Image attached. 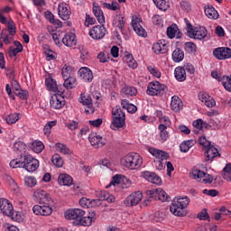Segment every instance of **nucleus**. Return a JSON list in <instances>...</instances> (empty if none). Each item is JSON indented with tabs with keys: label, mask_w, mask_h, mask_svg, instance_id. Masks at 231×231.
<instances>
[{
	"label": "nucleus",
	"mask_w": 231,
	"mask_h": 231,
	"mask_svg": "<svg viewBox=\"0 0 231 231\" xmlns=\"http://www.w3.org/2000/svg\"><path fill=\"white\" fill-rule=\"evenodd\" d=\"M58 14L60 19L68 21L71 15V10L68 9V5L66 4H61L58 6Z\"/></svg>",
	"instance_id": "nucleus-22"
},
{
	"label": "nucleus",
	"mask_w": 231,
	"mask_h": 231,
	"mask_svg": "<svg viewBox=\"0 0 231 231\" xmlns=\"http://www.w3.org/2000/svg\"><path fill=\"white\" fill-rule=\"evenodd\" d=\"M121 93L122 95H125V97H136L138 90L134 87L125 86Z\"/></svg>",
	"instance_id": "nucleus-38"
},
{
	"label": "nucleus",
	"mask_w": 231,
	"mask_h": 231,
	"mask_svg": "<svg viewBox=\"0 0 231 231\" xmlns=\"http://www.w3.org/2000/svg\"><path fill=\"white\" fill-rule=\"evenodd\" d=\"M23 169L27 172H35L39 169V160L33 158L32 155L23 156Z\"/></svg>",
	"instance_id": "nucleus-7"
},
{
	"label": "nucleus",
	"mask_w": 231,
	"mask_h": 231,
	"mask_svg": "<svg viewBox=\"0 0 231 231\" xmlns=\"http://www.w3.org/2000/svg\"><path fill=\"white\" fill-rule=\"evenodd\" d=\"M208 35V31H207V28L205 27H199L197 30L193 29V32L189 35L190 39H197L198 41H202V39H205Z\"/></svg>",
	"instance_id": "nucleus-20"
},
{
	"label": "nucleus",
	"mask_w": 231,
	"mask_h": 231,
	"mask_svg": "<svg viewBox=\"0 0 231 231\" xmlns=\"http://www.w3.org/2000/svg\"><path fill=\"white\" fill-rule=\"evenodd\" d=\"M31 149L33 151V152L39 154L44 151V143H42L41 141H34L31 145Z\"/></svg>",
	"instance_id": "nucleus-43"
},
{
	"label": "nucleus",
	"mask_w": 231,
	"mask_h": 231,
	"mask_svg": "<svg viewBox=\"0 0 231 231\" xmlns=\"http://www.w3.org/2000/svg\"><path fill=\"white\" fill-rule=\"evenodd\" d=\"M0 210L4 216H7L8 217H12V219H14V206L10 200L6 199H0Z\"/></svg>",
	"instance_id": "nucleus-10"
},
{
	"label": "nucleus",
	"mask_w": 231,
	"mask_h": 231,
	"mask_svg": "<svg viewBox=\"0 0 231 231\" xmlns=\"http://www.w3.org/2000/svg\"><path fill=\"white\" fill-rule=\"evenodd\" d=\"M71 73H73V68L71 66L65 65L61 69L63 79L71 78Z\"/></svg>",
	"instance_id": "nucleus-54"
},
{
	"label": "nucleus",
	"mask_w": 231,
	"mask_h": 231,
	"mask_svg": "<svg viewBox=\"0 0 231 231\" xmlns=\"http://www.w3.org/2000/svg\"><path fill=\"white\" fill-rule=\"evenodd\" d=\"M23 52V49L10 47L8 55L9 57H17V53Z\"/></svg>",
	"instance_id": "nucleus-62"
},
{
	"label": "nucleus",
	"mask_w": 231,
	"mask_h": 231,
	"mask_svg": "<svg viewBox=\"0 0 231 231\" xmlns=\"http://www.w3.org/2000/svg\"><path fill=\"white\" fill-rule=\"evenodd\" d=\"M121 164L123 167H125L130 171H137V169H140L143 164V159L142 156H140V154L131 152L121 159Z\"/></svg>",
	"instance_id": "nucleus-2"
},
{
	"label": "nucleus",
	"mask_w": 231,
	"mask_h": 231,
	"mask_svg": "<svg viewBox=\"0 0 231 231\" xmlns=\"http://www.w3.org/2000/svg\"><path fill=\"white\" fill-rule=\"evenodd\" d=\"M62 43L69 48L77 46V36L73 32H69L62 38Z\"/></svg>",
	"instance_id": "nucleus-23"
},
{
	"label": "nucleus",
	"mask_w": 231,
	"mask_h": 231,
	"mask_svg": "<svg viewBox=\"0 0 231 231\" xmlns=\"http://www.w3.org/2000/svg\"><path fill=\"white\" fill-rule=\"evenodd\" d=\"M14 151L15 152H17L18 154H20L21 156H23V154H25L26 152V145L24 144V143L19 141V142H16L14 144V147H13Z\"/></svg>",
	"instance_id": "nucleus-40"
},
{
	"label": "nucleus",
	"mask_w": 231,
	"mask_h": 231,
	"mask_svg": "<svg viewBox=\"0 0 231 231\" xmlns=\"http://www.w3.org/2000/svg\"><path fill=\"white\" fill-rule=\"evenodd\" d=\"M149 152L152 156H154V160H167L169 158V153L156 148H149Z\"/></svg>",
	"instance_id": "nucleus-29"
},
{
	"label": "nucleus",
	"mask_w": 231,
	"mask_h": 231,
	"mask_svg": "<svg viewBox=\"0 0 231 231\" xmlns=\"http://www.w3.org/2000/svg\"><path fill=\"white\" fill-rule=\"evenodd\" d=\"M99 198V201H107L108 203H115V196L109 194V192L106 190H102L97 194Z\"/></svg>",
	"instance_id": "nucleus-33"
},
{
	"label": "nucleus",
	"mask_w": 231,
	"mask_h": 231,
	"mask_svg": "<svg viewBox=\"0 0 231 231\" xmlns=\"http://www.w3.org/2000/svg\"><path fill=\"white\" fill-rule=\"evenodd\" d=\"M95 23H97V20L91 17L88 14H86L85 26L89 28V26L95 24Z\"/></svg>",
	"instance_id": "nucleus-61"
},
{
	"label": "nucleus",
	"mask_w": 231,
	"mask_h": 231,
	"mask_svg": "<svg viewBox=\"0 0 231 231\" xmlns=\"http://www.w3.org/2000/svg\"><path fill=\"white\" fill-rule=\"evenodd\" d=\"M170 212L173 214V216H178L179 217H183L187 216V211H185V208L178 206L176 203H171L170 207Z\"/></svg>",
	"instance_id": "nucleus-28"
},
{
	"label": "nucleus",
	"mask_w": 231,
	"mask_h": 231,
	"mask_svg": "<svg viewBox=\"0 0 231 231\" xmlns=\"http://www.w3.org/2000/svg\"><path fill=\"white\" fill-rule=\"evenodd\" d=\"M97 59H99L100 62H107V60H109V53L100 52L97 55Z\"/></svg>",
	"instance_id": "nucleus-64"
},
{
	"label": "nucleus",
	"mask_w": 231,
	"mask_h": 231,
	"mask_svg": "<svg viewBox=\"0 0 231 231\" xmlns=\"http://www.w3.org/2000/svg\"><path fill=\"white\" fill-rule=\"evenodd\" d=\"M23 165H24V161L21 162V161H18L17 159H14L13 161L10 162V167L12 169H19V168L23 169Z\"/></svg>",
	"instance_id": "nucleus-59"
},
{
	"label": "nucleus",
	"mask_w": 231,
	"mask_h": 231,
	"mask_svg": "<svg viewBox=\"0 0 231 231\" xmlns=\"http://www.w3.org/2000/svg\"><path fill=\"white\" fill-rule=\"evenodd\" d=\"M45 84L49 91H53L54 93H61V95H64V90L62 89V88H59V86L57 85V81H55L53 79H47L45 80Z\"/></svg>",
	"instance_id": "nucleus-24"
},
{
	"label": "nucleus",
	"mask_w": 231,
	"mask_h": 231,
	"mask_svg": "<svg viewBox=\"0 0 231 231\" xmlns=\"http://www.w3.org/2000/svg\"><path fill=\"white\" fill-rule=\"evenodd\" d=\"M150 199H159V201H169V195L162 189H153L147 191Z\"/></svg>",
	"instance_id": "nucleus-9"
},
{
	"label": "nucleus",
	"mask_w": 231,
	"mask_h": 231,
	"mask_svg": "<svg viewBox=\"0 0 231 231\" xmlns=\"http://www.w3.org/2000/svg\"><path fill=\"white\" fill-rule=\"evenodd\" d=\"M204 12L208 19H219V13H217L214 6H208L207 8H205Z\"/></svg>",
	"instance_id": "nucleus-36"
},
{
	"label": "nucleus",
	"mask_w": 231,
	"mask_h": 231,
	"mask_svg": "<svg viewBox=\"0 0 231 231\" xmlns=\"http://www.w3.org/2000/svg\"><path fill=\"white\" fill-rule=\"evenodd\" d=\"M55 125H57V121L48 122L43 128L44 134L46 136H50V134H51V128L55 127Z\"/></svg>",
	"instance_id": "nucleus-51"
},
{
	"label": "nucleus",
	"mask_w": 231,
	"mask_h": 231,
	"mask_svg": "<svg viewBox=\"0 0 231 231\" xmlns=\"http://www.w3.org/2000/svg\"><path fill=\"white\" fill-rule=\"evenodd\" d=\"M199 100H201V102L203 104H205V106H207V107H214V106H216V100L213 99V97H209V96H205V95H202L200 97H199Z\"/></svg>",
	"instance_id": "nucleus-41"
},
{
	"label": "nucleus",
	"mask_w": 231,
	"mask_h": 231,
	"mask_svg": "<svg viewBox=\"0 0 231 231\" xmlns=\"http://www.w3.org/2000/svg\"><path fill=\"white\" fill-rule=\"evenodd\" d=\"M152 51L157 55L167 53L169 51V49H167V43H165V41L160 40L157 43H154L152 45Z\"/></svg>",
	"instance_id": "nucleus-27"
},
{
	"label": "nucleus",
	"mask_w": 231,
	"mask_h": 231,
	"mask_svg": "<svg viewBox=\"0 0 231 231\" xmlns=\"http://www.w3.org/2000/svg\"><path fill=\"white\" fill-rule=\"evenodd\" d=\"M213 55L218 60L231 59V49L228 47H218L213 51Z\"/></svg>",
	"instance_id": "nucleus-12"
},
{
	"label": "nucleus",
	"mask_w": 231,
	"mask_h": 231,
	"mask_svg": "<svg viewBox=\"0 0 231 231\" xmlns=\"http://www.w3.org/2000/svg\"><path fill=\"white\" fill-rule=\"evenodd\" d=\"M45 55H46V60H55V59H57L55 51L51 50L45 51Z\"/></svg>",
	"instance_id": "nucleus-63"
},
{
	"label": "nucleus",
	"mask_w": 231,
	"mask_h": 231,
	"mask_svg": "<svg viewBox=\"0 0 231 231\" xmlns=\"http://www.w3.org/2000/svg\"><path fill=\"white\" fill-rule=\"evenodd\" d=\"M85 215L86 211L80 208L69 209L65 212V218L78 221V225H81V226H91L93 221L88 217H84Z\"/></svg>",
	"instance_id": "nucleus-1"
},
{
	"label": "nucleus",
	"mask_w": 231,
	"mask_h": 231,
	"mask_svg": "<svg viewBox=\"0 0 231 231\" xmlns=\"http://www.w3.org/2000/svg\"><path fill=\"white\" fill-rule=\"evenodd\" d=\"M103 8H106L107 10H113L114 12H116V10H120V5L116 1H113L111 4L104 3Z\"/></svg>",
	"instance_id": "nucleus-52"
},
{
	"label": "nucleus",
	"mask_w": 231,
	"mask_h": 231,
	"mask_svg": "<svg viewBox=\"0 0 231 231\" xmlns=\"http://www.w3.org/2000/svg\"><path fill=\"white\" fill-rule=\"evenodd\" d=\"M196 48L194 42H188L184 44V50L188 53H196Z\"/></svg>",
	"instance_id": "nucleus-57"
},
{
	"label": "nucleus",
	"mask_w": 231,
	"mask_h": 231,
	"mask_svg": "<svg viewBox=\"0 0 231 231\" xmlns=\"http://www.w3.org/2000/svg\"><path fill=\"white\" fill-rule=\"evenodd\" d=\"M56 149L59 152H61V154H72L73 152L69 148H68V145L61 143H56Z\"/></svg>",
	"instance_id": "nucleus-48"
},
{
	"label": "nucleus",
	"mask_w": 231,
	"mask_h": 231,
	"mask_svg": "<svg viewBox=\"0 0 231 231\" xmlns=\"http://www.w3.org/2000/svg\"><path fill=\"white\" fill-rule=\"evenodd\" d=\"M24 185L26 187H30L31 189H33L35 185H37V179L33 176H26L24 177Z\"/></svg>",
	"instance_id": "nucleus-50"
},
{
	"label": "nucleus",
	"mask_w": 231,
	"mask_h": 231,
	"mask_svg": "<svg viewBox=\"0 0 231 231\" xmlns=\"http://www.w3.org/2000/svg\"><path fill=\"white\" fill-rule=\"evenodd\" d=\"M193 180H198L200 183H212L214 181V177L210 174H207L205 171H201L200 170H194L192 171Z\"/></svg>",
	"instance_id": "nucleus-11"
},
{
	"label": "nucleus",
	"mask_w": 231,
	"mask_h": 231,
	"mask_svg": "<svg viewBox=\"0 0 231 231\" xmlns=\"http://www.w3.org/2000/svg\"><path fill=\"white\" fill-rule=\"evenodd\" d=\"M197 217L201 221H210V216L207 212V208H204L197 215Z\"/></svg>",
	"instance_id": "nucleus-58"
},
{
	"label": "nucleus",
	"mask_w": 231,
	"mask_h": 231,
	"mask_svg": "<svg viewBox=\"0 0 231 231\" xmlns=\"http://www.w3.org/2000/svg\"><path fill=\"white\" fill-rule=\"evenodd\" d=\"M230 174H231V163H228L223 169L222 178L224 180H228L230 178Z\"/></svg>",
	"instance_id": "nucleus-60"
},
{
	"label": "nucleus",
	"mask_w": 231,
	"mask_h": 231,
	"mask_svg": "<svg viewBox=\"0 0 231 231\" xmlns=\"http://www.w3.org/2000/svg\"><path fill=\"white\" fill-rule=\"evenodd\" d=\"M143 178L144 180H147V181H150V183H153L154 185H162V178L154 172L144 171Z\"/></svg>",
	"instance_id": "nucleus-25"
},
{
	"label": "nucleus",
	"mask_w": 231,
	"mask_h": 231,
	"mask_svg": "<svg viewBox=\"0 0 231 231\" xmlns=\"http://www.w3.org/2000/svg\"><path fill=\"white\" fill-rule=\"evenodd\" d=\"M51 162H52V164L54 165V167H57L58 169H60V167H62V165H64V160L62 159V157H60L59 155V153H55L51 157Z\"/></svg>",
	"instance_id": "nucleus-45"
},
{
	"label": "nucleus",
	"mask_w": 231,
	"mask_h": 231,
	"mask_svg": "<svg viewBox=\"0 0 231 231\" xmlns=\"http://www.w3.org/2000/svg\"><path fill=\"white\" fill-rule=\"evenodd\" d=\"M58 183L60 185L69 187L73 184V178L67 173H60L58 177Z\"/></svg>",
	"instance_id": "nucleus-30"
},
{
	"label": "nucleus",
	"mask_w": 231,
	"mask_h": 231,
	"mask_svg": "<svg viewBox=\"0 0 231 231\" xmlns=\"http://www.w3.org/2000/svg\"><path fill=\"white\" fill-rule=\"evenodd\" d=\"M5 121L9 125L16 124L19 121V114H10L5 117Z\"/></svg>",
	"instance_id": "nucleus-53"
},
{
	"label": "nucleus",
	"mask_w": 231,
	"mask_h": 231,
	"mask_svg": "<svg viewBox=\"0 0 231 231\" xmlns=\"http://www.w3.org/2000/svg\"><path fill=\"white\" fill-rule=\"evenodd\" d=\"M171 107L175 113L180 112L181 110V107H183V103L178 96H173L171 97Z\"/></svg>",
	"instance_id": "nucleus-32"
},
{
	"label": "nucleus",
	"mask_w": 231,
	"mask_h": 231,
	"mask_svg": "<svg viewBox=\"0 0 231 231\" xmlns=\"http://www.w3.org/2000/svg\"><path fill=\"white\" fill-rule=\"evenodd\" d=\"M147 69L151 73V75H152L156 79H160L162 77V72L160 71V69H158V68L150 65L147 67Z\"/></svg>",
	"instance_id": "nucleus-56"
},
{
	"label": "nucleus",
	"mask_w": 231,
	"mask_h": 231,
	"mask_svg": "<svg viewBox=\"0 0 231 231\" xmlns=\"http://www.w3.org/2000/svg\"><path fill=\"white\" fill-rule=\"evenodd\" d=\"M92 10H93V14H94L95 17L97 18V22L99 23V24H106V17L104 16V12L100 8V6H98L97 4L94 3Z\"/></svg>",
	"instance_id": "nucleus-26"
},
{
	"label": "nucleus",
	"mask_w": 231,
	"mask_h": 231,
	"mask_svg": "<svg viewBox=\"0 0 231 231\" xmlns=\"http://www.w3.org/2000/svg\"><path fill=\"white\" fill-rule=\"evenodd\" d=\"M112 116L113 127H117V129H120V127H124V125H125V112H124L120 106H116V108L112 109Z\"/></svg>",
	"instance_id": "nucleus-4"
},
{
	"label": "nucleus",
	"mask_w": 231,
	"mask_h": 231,
	"mask_svg": "<svg viewBox=\"0 0 231 231\" xmlns=\"http://www.w3.org/2000/svg\"><path fill=\"white\" fill-rule=\"evenodd\" d=\"M172 203H175V205H178L179 207L186 208L189 207V204L190 203V199L187 197L180 198L177 199H174Z\"/></svg>",
	"instance_id": "nucleus-47"
},
{
	"label": "nucleus",
	"mask_w": 231,
	"mask_h": 231,
	"mask_svg": "<svg viewBox=\"0 0 231 231\" xmlns=\"http://www.w3.org/2000/svg\"><path fill=\"white\" fill-rule=\"evenodd\" d=\"M172 60L173 62H181L185 59V52L180 48H177L172 52Z\"/></svg>",
	"instance_id": "nucleus-37"
},
{
	"label": "nucleus",
	"mask_w": 231,
	"mask_h": 231,
	"mask_svg": "<svg viewBox=\"0 0 231 231\" xmlns=\"http://www.w3.org/2000/svg\"><path fill=\"white\" fill-rule=\"evenodd\" d=\"M106 33H107V29H106L104 23L101 25H95L89 31V36L95 41H100V39H104V37H106Z\"/></svg>",
	"instance_id": "nucleus-8"
},
{
	"label": "nucleus",
	"mask_w": 231,
	"mask_h": 231,
	"mask_svg": "<svg viewBox=\"0 0 231 231\" xmlns=\"http://www.w3.org/2000/svg\"><path fill=\"white\" fill-rule=\"evenodd\" d=\"M167 90V86L160 83V81H152L148 84L146 89V95L150 97H158V95H163Z\"/></svg>",
	"instance_id": "nucleus-5"
},
{
	"label": "nucleus",
	"mask_w": 231,
	"mask_h": 231,
	"mask_svg": "<svg viewBox=\"0 0 231 231\" xmlns=\"http://www.w3.org/2000/svg\"><path fill=\"white\" fill-rule=\"evenodd\" d=\"M62 95V93L59 94L58 92L57 94L51 96L50 104L52 109H60V107L64 106V103H62V100H64V96Z\"/></svg>",
	"instance_id": "nucleus-16"
},
{
	"label": "nucleus",
	"mask_w": 231,
	"mask_h": 231,
	"mask_svg": "<svg viewBox=\"0 0 231 231\" xmlns=\"http://www.w3.org/2000/svg\"><path fill=\"white\" fill-rule=\"evenodd\" d=\"M204 156L206 158V162H213L214 158L221 156V153H219L217 148H216L214 145H210L208 146L206 152H204Z\"/></svg>",
	"instance_id": "nucleus-19"
},
{
	"label": "nucleus",
	"mask_w": 231,
	"mask_h": 231,
	"mask_svg": "<svg viewBox=\"0 0 231 231\" xmlns=\"http://www.w3.org/2000/svg\"><path fill=\"white\" fill-rule=\"evenodd\" d=\"M174 75L178 82H185L187 80V71L183 67H177L174 70Z\"/></svg>",
	"instance_id": "nucleus-31"
},
{
	"label": "nucleus",
	"mask_w": 231,
	"mask_h": 231,
	"mask_svg": "<svg viewBox=\"0 0 231 231\" xmlns=\"http://www.w3.org/2000/svg\"><path fill=\"white\" fill-rule=\"evenodd\" d=\"M32 198L36 203H43V205H51L53 203L51 197L44 189H36Z\"/></svg>",
	"instance_id": "nucleus-6"
},
{
	"label": "nucleus",
	"mask_w": 231,
	"mask_h": 231,
	"mask_svg": "<svg viewBox=\"0 0 231 231\" xmlns=\"http://www.w3.org/2000/svg\"><path fill=\"white\" fill-rule=\"evenodd\" d=\"M88 140L92 147H94V149H100L101 147H104L106 143H107L106 138L97 134H91L88 136Z\"/></svg>",
	"instance_id": "nucleus-14"
},
{
	"label": "nucleus",
	"mask_w": 231,
	"mask_h": 231,
	"mask_svg": "<svg viewBox=\"0 0 231 231\" xmlns=\"http://www.w3.org/2000/svg\"><path fill=\"white\" fill-rule=\"evenodd\" d=\"M63 86L66 89H73L77 86V79L74 77L65 78Z\"/></svg>",
	"instance_id": "nucleus-44"
},
{
	"label": "nucleus",
	"mask_w": 231,
	"mask_h": 231,
	"mask_svg": "<svg viewBox=\"0 0 231 231\" xmlns=\"http://www.w3.org/2000/svg\"><path fill=\"white\" fill-rule=\"evenodd\" d=\"M165 219H167V212L165 209H160L155 212L153 216V221L156 223H162V221H165Z\"/></svg>",
	"instance_id": "nucleus-39"
},
{
	"label": "nucleus",
	"mask_w": 231,
	"mask_h": 231,
	"mask_svg": "<svg viewBox=\"0 0 231 231\" xmlns=\"http://www.w3.org/2000/svg\"><path fill=\"white\" fill-rule=\"evenodd\" d=\"M180 29H178V25H176V23L171 24V26H169L167 28V36L169 37V39H174V37H176V33H178Z\"/></svg>",
	"instance_id": "nucleus-46"
},
{
	"label": "nucleus",
	"mask_w": 231,
	"mask_h": 231,
	"mask_svg": "<svg viewBox=\"0 0 231 231\" xmlns=\"http://www.w3.org/2000/svg\"><path fill=\"white\" fill-rule=\"evenodd\" d=\"M194 145H196V140L194 139L182 142L180 145V152H189Z\"/></svg>",
	"instance_id": "nucleus-34"
},
{
	"label": "nucleus",
	"mask_w": 231,
	"mask_h": 231,
	"mask_svg": "<svg viewBox=\"0 0 231 231\" xmlns=\"http://www.w3.org/2000/svg\"><path fill=\"white\" fill-rule=\"evenodd\" d=\"M142 198H143V195L141 191H135L132 194H130L125 200V207H134L142 201Z\"/></svg>",
	"instance_id": "nucleus-15"
},
{
	"label": "nucleus",
	"mask_w": 231,
	"mask_h": 231,
	"mask_svg": "<svg viewBox=\"0 0 231 231\" xmlns=\"http://www.w3.org/2000/svg\"><path fill=\"white\" fill-rule=\"evenodd\" d=\"M222 86H224L226 91H229L231 93V75L223 76Z\"/></svg>",
	"instance_id": "nucleus-55"
},
{
	"label": "nucleus",
	"mask_w": 231,
	"mask_h": 231,
	"mask_svg": "<svg viewBox=\"0 0 231 231\" xmlns=\"http://www.w3.org/2000/svg\"><path fill=\"white\" fill-rule=\"evenodd\" d=\"M80 79L85 80V82H92L94 76H93V71L89 69L88 67H82L79 69L78 71Z\"/></svg>",
	"instance_id": "nucleus-21"
},
{
	"label": "nucleus",
	"mask_w": 231,
	"mask_h": 231,
	"mask_svg": "<svg viewBox=\"0 0 231 231\" xmlns=\"http://www.w3.org/2000/svg\"><path fill=\"white\" fill-rule=\"evenodd\" d=\"M121 106L123 109H126L129 113L132 115L134 114L136 111H138V107L131 103H129V100L127 99H123L121 101Z\"/></svg>",
	"instance_id": "nucleus-35"
},
{
	"label": "nucleus",
	"mask_w": 231,
	"mask_h": 231,
	"mask_svg": "<svg viewBox=\"0 0 231 231\" xmlns=\"http://www.w3.org/2000/svg\"><path fill=\"white\" fill-rule=\"evenodd\" d=\"M79 102L83 104V106H86L85 113L87 115H93V113H95V107H93V100L91 99V97L81 96Z\"/></svg>",
	"instance_id": "nucleus-18"
},
{
	"label": "nucleus",
	"mask_w": 231,
	"mask_h": 231,
	"mask_svg": "<svg viewBox=\"0 0 231 231\" xmlns=\"http://www.w3.org/2000/svg\"><path fill=\"white\" fill-rule=\"evenodd\" d=\"M51 205V204H45L43 206L34 205L32 208V212L36 216H51L53 208Z\"/></svg>",
	"instance_id": "nucleus-13"
},
{
	"label": "nucleus",
	"mask_w": 231,
	"mask_h": 231,
	"mask_svg": "<svg viewBox=\"0 0 231 231\" xmlns=\"http://www.w3.org/2000/svg\"><path fill=\"white\" fill-rule=\"evenodd\" d=\"M9 77H13L12 80H11V86L13 88V89H14V92L19 91V89H21V85L19 84V81H17V79H15V72L14 70H12L9 73Z\"/></svg>",
	"instance_id": "nucleus-49"
},
{
	"label": "nucleus",
	"mask_w": 231,
	"mask_h": 231,
	"mask_svg": "<svg viewBox=\"0 0 231 231\" xmlns=\"http://www.w3.org/2000/svg\"><path fill=\"white\" fill-rule=\"evenodd\" d=\"M155 6L159 9V10H162V12H165L167 10H169V2L167 0H152Z\"/></svg>",
	"instance_id": "nucleus-42"
},
{
	"label": "nucleus",
	"mask_w": 231,
	"mask_h": 231,
	"mask_svg": "<svg viewBox=\"0 0 231 231\" xmlns=\"http://www.w3.org/2000/svg\"><path fill=\"white\" fill-rule=\"evenodd\" d=\"M17 28L15 27V23L14 21H9L7 23V29H3L1 31L0 39L6 45L11 44L12 41H14V35L17 33Z\"/></svg>",
	"instance_id": "nucleus-3"
},
{
	"label": "nucleus",
	"mask_w": 231,
	"mask_h": 231,
	"mask_svg": "<svg viewBox=\"0 0 231 231\" xmlns=\"http://www.w3.org/2000/svg\"><path fill=\"white\" fill-rule=\"evenodd\" d=\"M142 18L135 17L134 20H132V26L137 35L140 37H147V31L143 29L142 24Z\"/></svg>",
	"instance_id": "nucleus-17"
}]
</instances>
